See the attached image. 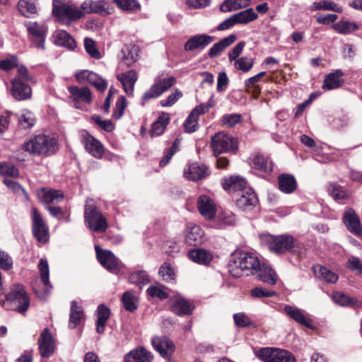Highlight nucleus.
I'll use <instances>...</instances> for the list:
<instances>
[{"instance_id": "1", "label": "nucleus", "mask_w": 362, "mask_h": 362, "mask_svg": "<svg viewBox=\"0 0 362 362\" xmlns=\"http://www.w3.org/2000/svg\"><path fill=\"white\" fill-rule=\"evenodd\" d=\"M33 81V76L28 69L21 65L17 70V74L11 80V88L9 92L14 100L23 101L32 98V88L30 83Z\"/></svg>"}, {"instance_id": "2", "label": "nucleus", "mask_w": 362, "mask_h": 362, "mask_svg": "<svg viewBox=\"0 0 362 362\" xmlns=\"http://www.w3.org/2000/svg\"><path fill=\"white\" fill-rule=\"evenodd\" d=\"M0 304L6 310L23 314L30 306V298L24 287L16 284L11 287L10 293L4 297L1 293Z\"/></svg>"}, {"instance_id": "3", "label": "nucleus", "mask_w": 362, "mask_h": 362, "mask_svg": "<svg viewBox=\"0 0 362 362\" xmlns=\"http://www.w3.org/2000/svg\"><path fill=\"white\" fill-rule=\"evenodd\" d=\"M23 149L35 156H49L57 151V141L52 136L38 134L25 142Z\"/></svg>"}, {"instance_id": "4", "label": "nucleus", "mask_w": 362, "mask_h": 362, "mask_svg": "<svg viewBox=\"0 0 362 362\" xmlns=\"http://www.w3.org/2000/svg\"><path fill=\"white\" fill-rule=\"evenodd\" d=\"M260 264L259 260L255 255L241 252L234 257L230 273L236 277H240L243 274H255L257 273Z\"/></svg>"}, {"instance_id": "5", "label": "nucleus", "mask_w": 362, "mask_h": 362, "mask_svg": "<svg viewBox=\"0 0 362 362\" xmlns=\"http://www.w3.org/2000/svg\"><path fill=\"white\" fill-rule=\"evenodd\" d=\"M84 218L86 226L93 231L104 233L108 228L107 218L98 209L93 199L86 200Z\"/></svg>"}, {"instance_id": "6", "label": "nucleus", "mask_w": 362, "mask_h": 362, "mask_svg": "<svg viewBox=\"0 0 362 362\" xmlns=\"http://www.w3.org/2000/svg\"><path fill=\"white\" fill-rule=\"evenodd\" d=\"M269 242V250L276 254H282L286 252H300V245L291 235L271 236Z\"/></svg>"}, {"instance_id": "7", "label": "nucleus", "mask_w": 362, "mask_h": 362, "mask_svg": "<svg viewBox=\"0 0 362 362\" xmlns=\"http://www.w3.org/2000/svg\"><path fill=\"white\" fill-rule=\"evenodd\" d=\"M24 25L30 36L32 46L45 49V40L47 33V28L45 23L35 21H25Z\"/></svg>"}, {"instance_id": "8", "label": "nucleus", "mask_w": 362, "mask_h": 362, "mask_svg": "<svg viewBox=\"0 0 362 362\" xmlns=\"http://www.w3.org/2000/svg\"><path fill=\"white\" fill-rule=\"evenodd\" d=\"M258 356L264 362H296L291 352L277 348H263L259 351Z\"/></svg>"}, {"instance_id": "9", "label": "nucleus", "mask_w": 362, "mask_h": 362, "mask_svg": "<svg viewBox=\"0 0 362 362\" xmlns=\"http://www.w3.org/2000/svg\"><path fill=\"white\" fill-rule=\"evenodd\" d=\"M211 146L214 155L218 157V155L222 153L235 152L238 148V144L232 136L219 132L212 138Z\"/></svg>"}, {"instance_id": "10", "label": "nucleus", "mask_w": 362, "mask_h": 362, "mask_svg": "<svg viewBox=\"0 0 362 362\" xmlns=\"http://www.w3.org/2000/svg\"><path fill=\"white\" fill-rule=\"evenodd\" d=\"M175 83V78L173 76L160 78L156 81L151 88L144 93L142 96V105H144L145 102L148 100L160 96L171 88Z\"/></svg>"}, {"instance_id": "11", "label": "nucleus", "mask_w": 362, "mask_h": 362, "mask_svg": "<svg viewBox=\"0 0 362 362\" xmlns=\"http://www.w3.org/2000/svg\"><path fill=\"white\" fill-rule=\"evenodd\" d=\"M68 90L70 93L69 99L75 108H81V105L88 104L92 100V93L88 88L73 86H69Z\"/></svg>"}, {"instance_id": "12", "label": "nucleus", "mask_w": 362, "mask_h": 362, "mask_svg": "<svg viewBox=\"0 0 362 362\" xmlns=\"http://www.w3.org/2000/svg\"><path fill=\"white\" fill-rule=\"evenodd\" d=\"M52 12L60 21H64L66 20L74 21L81 18L83 16L82 11L76 6L69 4L57 6L55 4H54Z\"/></svg>"}, {"instance_id": "13", "label": "nucleus", "mask_w": 362, "mask_h": 362, "mask_svg": "<svg viewBox=\"0 0 362 362\" xmlns=\"http://www.w3.org/2000/svg\"><path fill=\"white\" fill-rule=\"evenodd\" d=\"M31 211L33 234L38 241L45 243L48 238L47 226L36 208L33 207Z\"/></svg>"}, {"instance_id": "14", "label": "nucleus", "mask_w": 362, "mask_h": 362, "mask_svg": "<svg viewBox=\"0 0 362 362\" xmlns=\"http://www.w3.org/2000/svg\"><path fill=\"white\" fill-rule=\"evenodd\" d=\"M237 206L243 211H249L258 202L257 197L252 188H246L243 192L234 197Z\"/></svg>"}, {"instance_id": "15", "label": "nucleus", "mask_w": 362, "mask_h": 362, "mask_svg": "<svg viewBox=\"0 0 362 362\" xmlns=\"http://www.w3.org/2000/svg\"><path fill=\"white\" fill-rule=\"evenodd\" d=\"M96 255L100 263L108 271L115 272L119 267V259L109 250L95 247Z\"/></svg>"}, {"instance_id": "16", "label": "nucleus", "mask_w": 362, "mask_h": 362, "mask_svg": "<svg viewBox=\"0 0 362 362\" xmlns=\"http://www.w3.org/2000/svg\"><path fill=\"white\" fill-rule=\"evenodd\" d=\"M197 208L199 213L206 219H213L216 214V206L214 201L208 195L202 194L197 201Z\"/></svg>"}, {"instance_id": "17", "label": "nucleus", "mask_w": 362, "mask_h": 362, "mask_svg": "<svg viewBox=\"0 0 362 362\" xmlns=\"http://www.w3.org/2000/svg\"><path fill=\"white\" fill-rule=\"evenodd\" d=\"M210 175V170L204 164L192 163L184 170V175L189 180L198 181Z\"/></svg>"}, {"instance_id": "18", "label": "nucleus", "mask_w": 362, "mask_h": 362, "mask_svg": "<svg viewBox=\"0 0 362 362\" xmlns=\"http://www.w3.org/2000/svg\"><path fill=\"white\" fill-rule=\"evenodd\" d=\"M39 350L42 357L48 358L55 350V341L47 329L43 330L38 340Z\"/></svg>"}, {"instance_id": "19", "label": "nucleus", "mask_w": 362, "mask_h": 362, "mask_svg": "<svg viewBox=\"0 0 362 362\" xmlns=\"http://www.w3.org/2000/svg\"><path fill=\"white\" fill-rule=\"evenodd\" d=\"M151 343L155 350L163 357L171 356L175 351L173 342L165 336L153 337Z\"/></svg>"}, {"instance_id": "20", "label": "nucleus", "mask_w": 362, "mask_h": 362, "mask_svg": "<svg viewBox=\"0 0 362 362\" xmlns=\"http://www.w3.org/2000/svg\"><path fill=\"white\" fill-rule=\"evenodd\" d=\"M225 190L233 194L234 197L243 192L246 188H251L247 185V181L240 176H231L226 179L223 183Z\"/></svg>"}, {"instance_id": "21", "label": "nucleus", "mask_w": 362, "mask_h": 362, "mask_svg": "<svg viewBox=\"0 0 362 362\" xmlns=\"http://www.w3.org/2000/svg\"><path fill=\"white\" fill-rule=\"evenodd\" d=\"M206 238L202 228L195 224H190L186 229L185 242L189 245H198L204 243Z\"/></svg>"}, {"instance_id": "22", "label": "nucleus", "mask_w": 362, "mask_h": 362, "mask_svg": "<svg viewBox=\"0 0 362 362\" xmlns=\"http://www.w3.org/2000/svg\"><path fill=\"white\" fill-rule=\"evenodd\" d=\"M213 40L210 35L202 34L197 35L189 38L185 44V51H194L196 49H202L209 45Z\"/></svg>"}, {"instance_id": "23", "label": "nucleus", "mask_w": 362, "mask_h": 362, "mask_svg": "<svg viewBox=\"0 0 362 362\" xmlns=\"http://www.w3.org/2000/svg\"><path fill=\"white\" fill-rule=\"evenodd\" d=\"M117 78L121 82L124 92L129 96H133L134 85L138 79L137 74L134 70L117 74Z\"/></svg>"}, {"instance_id": "24", "label": "nucleus", "mask_w": 362, "mask_h": 362, "mask_svg": "<svg viewBox=\"0 0 362 362\" xmlns=\"http://www.w3.org/2000/svg\"><path fill=\"white\" fill-rule=\"evenodd\" d=\"M153 356L143 346H139L128 352L124 358V362H151Z\"/></svg>"}, {"instance_id": "25", "label": "nucleus", "mask_w": 362, "mask_h": 362, "mask_svg": "<svg viewBox=\"0 0 362 362\" xmlns=\"http://www.w3.org/2000/svg\"><path fill=\"white\" fill-rule=\"evenodd\" d=\"M86 150L96 158H100L104 153L102 144L88 134L83 135V140Z\"/></svg>"}, {"instance_id": "26", "label": "nucleus", "mask_w": 362, "mask_h": 362, "mask_svg": "<svg viewBox=\"0 0 362 362\" xmlns=\"http://www.w3.org/2000/svg\"><path fill=\"white\" fill-rule=\"evenodd\" d=\"M38 199L46 204H57L64 199V194L60 190L42 188L37 192Z\"/></svg>"}, {"instance_id": "27", "label": "nucleus", "mask_w": 362, "mask_h": 362, "mask_svg": "<svg viewBox=\"0 0 362 362\" xmlns=\"http://www.w3.org/2000/svg\"><path fill=\"white\" fill-rule=\"evenodd\" d=\"M284 310L291 318L298 323L308 328L312 329L313 327L311 320L306 317L303 310L291 305H286Z\"/></svg>"}, {"instance_id": "28", "label": "nucleus", "mask_w": 362, "mask_h": 362, "mask_svg": "<svg viewBox=\"0 0 362 362\" xmlns=\"http://www.w3.org/2000/svg\"><path fill=\"white\" fill-rule=\"evenodd\" d=\"M344 222L348 230L356 235H359L362 232L359 217L352 209L346 211L344 215Z\"/></svg>"}, {"instance_id": "29", "label": "nucleus", "mask_w": 362, "mask_h": 362, "mask_svg": "<svg viewBox=\"0 0 362 362\" xmlns=\"http://www.w3.org/2000/svg\"><path fill=\"white\" fill-rule=\"evenodd\" d=\"M171 308L173 313L178 315L191 314L194 306L184 298L177 296L173 300Z\"/></svg>"}, {"instance_id": "30", "label": "nucleus", "mask_w": 362, "mask_h": 362, "mask_svg": "<svg viewBox=\"0 0 362 362\" xmlns=\"http://www.w3.org/2000/svg\"><path fill=\"white\" fill-rule=\"evenodd\" d=\"M259 279L265 284L273 286L278 281L275 271L265 263H261L257 271Z\"/></svg>"}, {"instance_id": "31", "label": "nucleus", "mask_w": 362, "mask_h": 362, "mask_svg": "<svg viewBox=\"0 0 362 362\" xmlns=\"http://www.w3.org/2000/svg\"><path fill=\"white\" fill-rule=\"evenodd\" d=\"M250 165L252 168L264 173H270L273 168L272 162L262 155H257L250 158Z\"/></svg>"}, {"instance_id": "32", "label": "nucleus", "mask_w": 362, "mask_h": 362, "mask_svg": "<svg viewBox=\"0 0 362 362\" xmlns=\"http://www.w3.org/2000/svg\"><path fill=\"white\" fill-rule=\"evenodd\" d=\"M313 270L317 279L329 284H334L339 279L337 274L322 265L313 266Z\"/></svg>"}, {"instance_id": "33", "label": "nucleus", "mask_w": 362, "mask_h": 362, "mask_svg": "<svg viewBox=\"0 0 362 362\" xmlns=\"http://www.w3.org/2000/svg\"><path fill=\"white\" fill-rule=\"evenodd\" d=\"M279 188L286 194L293 192L297 187L296 178L289 174H281L278 177Z\"/></svg>"}, {"instance_id": "34", "label": "nucleus", "mask_w": 362, "mask_h": 362, "mask_svg": "<svg viewBox=\"0 0 362 362\" xmlns=\"http://www.w3.org/2000/svg\"><path fill=\"white\" fill-rule=\"evenodd\" d=\"M188 257L194 262L207 265L212 260V255L203 248H196L188 252Z\"/></svg>"}, {"instance_id": "35", "label": "nucleus", "mask_w": 362, "mask_h": 362, "mask_svg": "<svg viewBox=\"0 0 362 362\" xmlns=\"http://www.w3.org/2000/svg\"><path fill=\"white\" fill-rule=\"evenodd\" d=\"M237 39L235 34H232L222 40L214 44L209 49V56L211 58L216 57L221 54V53L228 47L231 45Z\"/></svg>"}, {"instance_id": "36", "label": "nucleus", "mask_w": 362, "mask_h": 362, "mask_svg": "<svg viewBox=\"0 0 362 362\" xmlns=\"http://www.w3.org/2000/svg\"><path fill=\"white\" fill-rule=\"evenodd\" d=\"M83 315V310L81 305H79L76 301H72L71 303V310L69 315V328L74 329L78 326L81 323Z\"/></svg>"}, {"instance_id": "37", "label": "nucleus", "mask_w": 362, "mask_h": 362, "mask_svg": "<svg viewBox=\"0 0 362 362\" xmlns=\"http://www.w3.org/2000/svg\"><path fill=\"white\" fill-rule=\"evenodd\" d=\"M343 74L341 70H337L334 73L328 74L324 80L323 88L332 90L340 87L344 82L341 79Z\"/></svg>"}, {"instance_id": "38", "label": "nucleus", "mask_w": 362, "mask_h": 362, "mask_svg": "<svg viewBox=\"0 0 362 362\" xmlns=\"http://www.w3.org/2000/svg\"><path fill=\"white\" fill-rule=\"evenodd\" d=\"M54 37L55 43L58 45L74 49L76 47L74 39L65 30H58L54 32Z\"/></svg>"}, {"instance_id": "39", "label": "nucleus", "mask_w": 362, "mask_h": 362, "mask_svg": "<svg viewBox=\"0 0 362 362\" xmlns=\"http://www.w3.org/2000/svg\"><path fill=\"white\" fill-rule=\"evenodd\" d=\"M110 309L104 305H100L97 310L96 332L98 334L104 332L107 320L110 317Z\"/></svg>"}, {"instance_id": "40", "label": "nucleus", "mask_w": 362, "mask_h": 362, "mask_svg": "<svg viewBox=\"0 0 362 362\" xmlns=\"http://www.w3.org/2000/svg\"><path fill=\"white\" fill-rule=\"evenodd\" d=\"M204 107H196L186 119L184 126L187 132H193L196 130L197 126V119L199 115L204 113Z\"/></svg>"}, {"instance_id": "41", "label": "nucleus", "mask_w": 362, "mask_h": 362, "mask_svg": "<svg viewBox=\"0 0 362 362\" xmlns=\"http://www.w3.org/2000/svg\"><path fill=\"white\" fill-rule=\"evenodd\" d=\"M170 122L169 115L166 113H163L155 121L151 127L150 134L151 136H158L161 135Z\"/></svg>"}, {"instance_id": "42", "label": "nucleus", "mask_w": 362, "mask_h": 362, "mask_svg": "<svg viewBox=\"0 0 362 362\" xmlns=\"http://www.w3.org/2000/svg\"><path fill=\"white\" fill-rule=\"evenodd\" d=\"M139 52L138 46L135 45H126L122 49V59L127 66H130L137 60Z\"/></svg>"}, {"instance_id": "43", "label": "nucleus", "mask_w": 362, "mask_h": 362, "mask_svg": "<svg viewBox=\"0 0 362 362\" xmlns=\"http://www.w3.org/2000/svg\"><path fill=\"white\" fill-rule=\"evenodd\" d=\"M83 14L85 13H102L105 11V3L103 1L86 0L81 6Z\"/></svg>"}, {"instance_id": "44", "label": "nucleus", "mask_w": 362, "mask_h": 362, "mask_svg": "<svg viewBox=\"0 0 362 362\" xmlns=\"http://www.w3.org/2000/svg\"><path fill=\"white\" fill-rule=\"evenodd\" d=\"M250 0H226L220 7L222 12H230L247 7Z\"/></svg>"}, {"instance_id": "45", "label": "nucleus", "mask_w": 362, "mask_h": 362, "mask_svg": "<svg viewBox=\"0 0 362 362\" xmlns=\"http://www.w3.org/2000/svg\"><path fill=\"white\" fill-rule=\"evenodd\" d=\"M310 8L313 11L325 10L338 13L342 12V8L330 0H322L320 2H314Z\"/></svg>"}, {"instance_id": "46", "label": "nucleus", "mask_w": 362, "mask_h": 362, "mask_svg": "<svg viewBox=\"0 0 362 362\" xmlns=\"http://www.w3.org/2000/svg\"><path fill=\"white\" fill-rule=\"evenodd\" d=\"M236 23L247 24L258 17L252 8H247L233 15Z\"/></svg>"}, {"instance_id": "47", "label": "nucleus", "mask_w": 362, "mask_h": 362, "mask_svg": "<svg viewBox=\"0 0 362 362\" xmlns=\"http://www.w3.org/2000/svg\"><path fill=\"white\" fill-rule=\"evenodd\" d=\"M332 28L340 34L347 35L358 28V25L354 23L346 21H341L332 25Z\"/></svg>"}, {"instance_id": "48", "label": "nucleus", "mask_w": 362, "mask_h": 362, "mask_svg": "<svg viewBox=\"0 0 362 362\" xmlns=\"http://www.w3.org/2000/svg\"><path fill=\"white\" fill-rule=\"evenodd\" d=\"M254 59L249 57H239L234 62V66L236 69L244 73L248 72L254 66Z\"/></svg>"}, {"instance_id": "49", "label": "nucleus", "mask_w": 362, "mask_h": 362, "mask_svg": "<svg viewBox=\"0 0 362 362\" xmlns=\"http://www.w3.org/2000/svg\"><path fill=\"white\" fill-rule=\"evenodd\" d=\"M18 7L19 11L25 16L35 13L37 11L34 0H20Z\"/></svg>"}, {"instance_id": "50", "label": "nucleus", "mask_w": 362, "mask_h": 362, "mask_svg": "<svg viewBox=\"0 0 362 362\" xmlns=\"http://www.w3.org/2000/svg\"><path fill=\"white\" fill-rule=\"evenodd\" d=\"M122 302L124 308L128 311L133 312L137 308L136 298L130 291L124 293L122 297Z\"/></svg>"}, {"instance_id": "51", "label": "nucleus", "mask_w": 362, "mask_h": 362, "mask_svg": "<svg viewBox=\"0 0 362 362\" xmlns=\"http://www.w3.org/2000/svg\"><path fill=\"white\" fill-rule=\"evenodd\" d=\"M117 6L123 11H133L140 8V4L136 0H113Z\"/></svg>"}, {"instance_id": "52", "label": "nucleus", "mask_w": 362, "mask_h": 362, "mask_svg": "<svg viewBox=\"0 0 362 362\" xmlns=\"http://www.w3.org/2000/svg\"><path fill=\"white\" fill-rule=\"evenodd\" d=\"M132 284L145 285L149 282V278L145 271H136L131 274L129 278Z\"/></svg>"}, {"instance_id": "53", "label": "nucleus", "mask_w": 362, "mask_h": 362, "mask_svg": "<svg viewBox=\"0 0 362 362\" xmlns=\"http://www.w3.org/2000/svg\"><path fill=\"white\" fill-rule=\"evenodd\" d=\"M332 298L336 303L342 306L356 305L358 302L356 299L350 298L348 296L339 292L334 293L332 296Z\"/></svg>"}, {"instance_id": "54", "label": "nucleus", "mask_w": 362, "mask_h": 362, "mask_svg": "<svg viewBox=\"0 0 362 362\" xmlns=\"http://www.w3.org/2000/svg\"><path fill=\"white\" fill-rule=\"evenodd\" d=\"M38 269L40 272L41 281L44 284L45 286H49V265L47 260L44 259H40L38 264Z\"/></svg>"}, {"instance_id": "55", "label": "nucleus", "mask_w": 362, "mask_h": 362, "mask_svg": "<svg viewBox=\"0 0 362 362\" xmlns=\"http://www.w3.org/2000/svg\"><path fill=\"white\" fill-rule=\"evenodd\" d=\"M88 83L94 86L100 91H104L107 86V81L93 71L89 77Z\"/></svg>"}, {"instance_id": "56", "label": "nucleus", "mask_w": 362, "mask_h": 362, "mask_svg": "<svg viewBox=\"0 0 362 362\" xmlns=\"http://www.w3.org/2000/svg\"><path fill=\"white\" fill-rule=\"evenodd\" d=\"M84 47L86 51L91 57L95 59H100L101 57L100 54L96 47L95 42L92 39L88 37L85 38Z\"/></svg>"}, {"instance_id": "57", "label": "nucleus", "mask_w": 362, "mask_h": 362, "mask_svg": "<svg viewBox=\"0 0 362 362\" xmlns=\"http://www.w3.org/2000/svg\"><path fill=\"white\" fill-rule=\"evenodd\" d=\"M18 58L16 56L11 55L6 59L0 61V69L9 71L14 67H19Z\"/></svg>"}, {"instance_id": "58", "label": "nucleus", "mask_w": 362, "mask_h": 362, "mask_svg": "<svg viewBox=\"0 0 362 362\" xmlns=\"http://www.w3.org/2000/svg\"><path fill=\"white\" fill-rule=\"evenodd\" d=\"M127 107L126 98L121 95L117 99L115 107L114 108L113 117L114 118L119 119L122 117L124 114V111Z\"/></svg>"}, {"instance_id": "59", "label": "nucleus", "mask_w": 362, "mask_h": 362, "mask_svg": "<svg viewBox=\"0 0 362 362\" xmlns=\"http://www.w3.org/2000/svg\"><path fill=\"white\" fill-rule=\"evenodd\" d=\"M218 222L221 226H232L235 223V215L229 211H223L218 214Z\"/></svg>"}, {"instance_id": "60", "label": "nucleus", "mask_w": 362, "mask_h": 362, "mask_svg": "<svg viewBox=\"0 0 362 362\" xmlns=\"http://www.w3.org/2000/svg\"><path fill=\"white\" fill-rule=\"evenodd\" d=\"M0 174L5 176L16 177L18 170L12 164L0 163Z\"/></svg>"}, {"instance_id": "61", "label": "nucleus", "mask_w": 362, "mask_h": 362, "mask_svg": "<svg viewBox=\"0 0 362 362\" xmlns=\"http://www.w3.org/2000/svg\"><path fill=\"white\" fill-rule=\"evenodd\" d=\"M329 192L335 199H343L347 197L346 192L336 184L329 185Z\"/></svg>"}, {"instance_id": "62", "label": "nucleus", "mask_w": 362, "mask_h": 362, "mask_svg": "<svg viewBox=\"0 0 362 362\" xmlns=\"http://www.w3.org/2000/svg\"><path fill=\"white\" fill-rule=\"evenodd\" d=\"M346 267L362 274V261L358 257H350L346 262Z\"/></svg>"}, {"instance_id": "63", "label": "nucleus", "mask_w": 362, "mask_h": 362, "mask_svg": "<svg viewBox=\"0 0 362 362\" xmlns=\"http://www.w3.org/2000/svg\"><path fill=\"white\" fill-rule=\"evenodd\" d=\"M182 96V92L179 90H175L170 94L166 99L160 100V105L162 107H170L173 105Z\"/></svg>"}, {"instance_id": "64", "label": "nucleus", "mask_w": 362, "mask_h": 362, "mask_svg": "<svg viewBox=\"0 0 362 362\" xmlns=\"http://www.w3.org/2000/svg\"><path fill=\"white\" fill-rule=\"evenodd\" d=\"M12 258L4 251L0 250V268L8 271L13 267Z\"/></svg>"}]
</instances>
